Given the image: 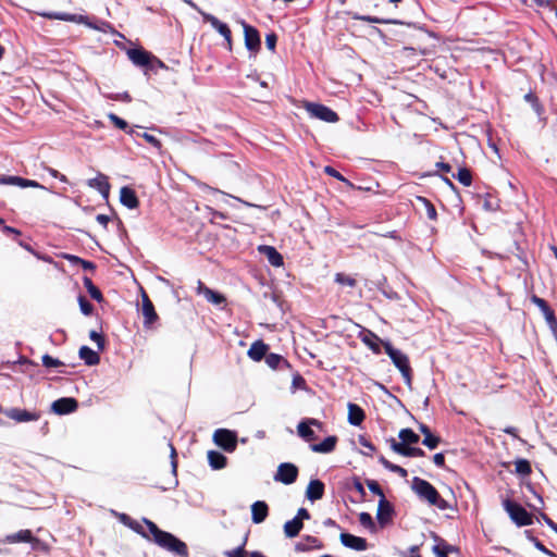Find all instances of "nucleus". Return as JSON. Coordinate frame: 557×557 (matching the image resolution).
Listing matches in <instances>:
<instances>
[{
  "label": "nucleus",
  "instance_id": "obj_24",
  "mask_svg": "<svg viewBox=\"0 0 557 557\" xmlns=\"http://www.w3.org/2000/svg\"><path fill=\"white\" fill-rule=\"evenodd\" d=\"M268 345H265L263 342L261 341H258V342H255L249 350H248V356L249 358H251L252 360L255 361H260L263 357H265L267 352H268Z\"/></svg>",
  "mask_w": 557,
  "mask_h": 557
},
{
  "label": "nucleus",
  "instance_id": "obj_50",
  "mask_svg": "<svg viewBox=\"0 0 557 557\" xmlns=\"http://www.w3.org/2000/svg\"><path fill=\"white\" fill-rule=\"evenodd\" d=\"M207 300H208V301H210V302H212V304L220 305V304H222L225 299H224V297H223L221 294H219V293H216V292H214V290H211V292L209 293V296H208Z\"/></svg>",
  "mask_w": 557,
  "mask_h": 557
},
{
  "label": "nucleus",
  "instance_id": "obj_51",
  "mask_svg": "<svg viewBox=\"0 0 557 557\" xmlns=\"http://www.w3.org/2000/svg\"><path fill=\"white\" fill-rule=\"evenodd\" d=\"M277 37L274 33L268 34L265 37V45L271 51L275 50Z\"/></svg>",
  "mask_w": 557,
  "mask_h": 557
},
{
  "label": "nucleus",
  "instance_id": "obj_22",
  "mask_svg": "<svg viewBox=\"0 0 557 557\" xmlns=\"http://www.w3.org/2000/svg\"><path fill=\"white\" fill-rule=\"evenodd\" d=\"M324 493V484L319 480H312L307 486L306 496L310 500L321 499Z\"/></svg>",
  "mask_w": 557,
  "mask_h": 557
},
{
  "label": "nucleus",
  "instance_id": "obj_10",
  "mask_svg": "<svg viewBox=\"0 0 557 557\" xmlns=\"http://www.w3.org/2000/svg\"><path fill=\"white\" fill-rule=\"evenodd\" d=\"M243 26L245 35V45L247 49L255 53L258 52L261 46V40L258 30L246 23H243Z\"/></svg>",
  "mask_w": 557,
  "mask_h": 557
},
{
  "label": "nucleus",
  "instance_id": "obj_48",
  "mask_svg": "<svg viewBox=\"0 0 557 557\" xmlns=\"http://www.w3.org/2000/svg\"><path fill=\"white\" fill-rule=\"evenodd\" d=\"M367 486H368V488H369L372 493H374V494L379 495V496L381 497V499H385V496H384V494H383V491H382V488L380 487V485H379V483H377V482H375V481H368Z\"/></svg>",
  "mask_w": 557,
  "mask_h": 557
},
{
  "label": "nucleus",
  "instance_id": "obj_13",
  "mask_svg": "<svg viewBox=\"0 0 557 557\" xmlns=\"http://www.w3.org/2000/svg\"><path fill=\"white\" fill-rule=\"evenodd\" d=\"M432 536L435 540V545L433 546L432 550L436 555V557H448L449 553L459 552V549L456 546L448 544L446 541L438 537L436 534H433Z\"/></svg>",
  "mask_w": 557,
  "mask_h": 557
},
{
  "label": "nucleus",
  "instance_id": "obj_52",
  "mask_svg": "<svg viewBox=\"0 0 557 557\" xmlns=\"http://www.w3.org/2000/svg\"><path fill=\"white\" fill-rule=\"evenodd\" d=\"M89 337H90L91 341L97 343L99 349H103L104 341H103L102 336L98 332L91 331L89 333Z\"/></svg>",
  "mask_w": 557,
  "mask_h": 557
},
{
  "label": "nucleus",
  "instance_id": "obj_17",
  "mask_svg": "<svg viewBox=\"0 0 557 557\" xmlns=\"http://www.w3.org/2000/svg\"><path fill=\"white\" fill-rule=\"evenodd\" d=\"M120 200L122 205H124L128 209H136L139 206V200L136 196L135 190L127 186L121 188Z\"/></svg>",
  "mask_w": 557,
  "mask_h": 557
},
{
  "label": "nucleus",
  "instance_id": "obj_63",
  "mask_svg": "<svg viewBox=\"0 0 557 557\" xmlns=\"http://www.w3.org/2000/svg\"><path fill=\"white\" fill-rule=\"evenodd\" d=\"M535 547H536L539 550H541V552H543V553H545V554H547V555H549V556H554V554H553L550 550H548V549H547V548H546V547H545V546H544L540 541H537V540H535Z\"/></svg>",
  "mask_w": 557,
  "mask_h": 557
},
{
  "label": "nucleus",
  "instance_id": "obj_37",
  "mask_svg": "<svg viewBox=\"0 0 557 557\" xmlns=\"http://www.w3.org/2000/svg\"><path fill=\"white\" fill-rule=\"evenodd\" d=\"M40 15L48 17V18H52V20L72 21V22H82L84 18L83 16L77 17L76 15H71V14H65V13H41Z\"/></svg>",
  "mask_w": 557,
  "mask_h": 557
},
{
  "label": "nucleus",
  "instance_id": "obj_18",
  "mask_svg": "<svg viewBox=\"0 0 557 557\" xmlns=\"http://www.w3.org/2000/svg\"><path fill=\"white\" fill-rule=\"evenodd\" d=\"M407 445L408 444L405 445L404 443H398V442L392 441L391 447L395 453L406 456V457H422V456H424V451L421 448L409 447Z\"/></svg>",
  "mask_w": 557,
  "mask_h": 557
},
{
  "label": "nucleus",
  "instance_id": "obj_6",
  "mask_svg": "<svg viewBox=\"0 0 557 557\" xmlns=\"http://www.w3.org/2000/svg\"><path fill=\"white\" fill-rule=\"evenodd\" d=\"M298 468L294 463L284 462L277 467L274 480L283 484H292L297 480Z\"/></svg>",
  "mask_w": 557,
  "mask_h": 557
},
{
  "label": "nucleus",
  "instance_id": "obj_41",
  "mask_svg": "<svg viewBox=\"0 0 557 557\" xmlns=\"http://www.w3.org/2000/svg\"><path fill=\"white\" fill-rule=\"evenodd\" d=\"M265 362L272 369L278 368L281 362H285L284 358L276 354L265 355Z\"/></svg>",
  "mask_w": 557,
  "mask_h": 557
},
{
  "label": "nucleus",
  "instance_id": "obj_40",
  "mask_svg": "<svg viewBox=\"0 0 557 557\" xmlns=\"http://www.w3.org/2000/svg\"><path fill=\"white\" fill-rule=\"evenodd\" d=\"M533 302L541 309L545 317V320H548L549 314L555 315L554 311L548 307L547 302L544 299L534 296Z\"/></svg>",
  "mask_w": 557,
  "mask_h": 557
},
{
  "label": "nucleus",
  "instance_id": "obj_47",
  "mask_svg": "<svg viewBox=\"0 0 557 557\" xmlns=\"http://www.w3.org/2000/svg\"><path fill=\"white\" fill-rule=\"evenodd\" d=\"M359 522L364 527V528H373L374 527V523H373V520H372V517L371 515L367 513V512H361L359 515Z\"/></svg>",
  "mask_w": 557,
  "mask_h": 557
},
{
  "label": "nucleus",
  "instance_id": "obj_12",
  "mask_svg": "<svg viewBox=\"0 0 557 557\" xmlns=\"http://www.w3.org/2000/svg\"><path fill=\"white\" fill-rule=\"evenodd\" d=\"M51 408L58 414H66L77 409V401L74 398L64 397L53 401Z\"/></svg>",
  "mask_w": 557,
  "mask_h": 557
},
{
  "label": "nucleus",
  "instance_id": "obj_21",
  "mask_svg": "<svg viewBox=\"0 0 557 557\" xmlns=\"http://www.w3.org/2000/svg\"><path fill=\"white\" fill-rule=\"evenodd\" d=\"M269 507L264 502L258 500L251 505V519L253 523H261L268 517Z\"/></svg>",
  "mask_w": 557,
  "mask_h": 557
},
{
  "label": "nucleus",
  "instance_id": "obj_19",
  "mask_svg": "<svg viewBox=\"0 0 557 557\" xmlns=\"http://www.w3.org/2000/svg\"><path fill=\"white\" fill-rule=\"evenodd\" d=\"M127 54L132 62L139 66L148 65L152 59V55L143 49H129Z\"/></svg>",
  "mask_w": 557,
  "mask_h": 557
},
{
  "label": "nucleus",
  "instance_id": "obj_11",
  "mask_svg": "<svg viewBox=\"0 0 557 557\" xmlns=\"http://www.w3.org/2000/svg\"><path fill=\"white\" fill-rule=\"evenodd\" d=\"M141 298V311L145 319L144 325L146 327H151V325L158 320V314L154 310L153 304L151 302V300L149 299L148 295L145 292H143Z\"/></svg>",
  "mask_w": 557,
  "mask_h": 557
},
{
  "label": "nucleus",
  "instance_id": "obj_53",
  "mask_svg": "<svg viewBox=\"0 0 557 557\" xmlns=\"http://www.w3.org/2000/svg\"><path fill=\"white\" fill-rule=\"evenodd\" d=\"M324 172L338 181L347 182L346 178L332 166H325Z\"/></svg>",
  "mask_w": 557,
  "mask_h": 557
},
{
  "label": "nucleus",
  "instance_id": "obj_32",
  "mask_svg": "<svg viewBox=\"0 0 557 557\" xmlns=\"http://www.w3.org/2000/svg\"><path fill=\"white\" fill-rule=\"evenodd\" d=\"M208 460L213 469H222L226 465V457L215 450H210L208 453Z\"/></svg>",
  "mask_w": 557,
  "mask_h": 557
},
{
  "label": "nucleus",
  "instance_id": "obj_3",
  "mask_svg": "<svg viewBox=\"0 0 557 557\" xmlns=\"http://www.w3.org/2000/svg\"><path fill=\"white\" fill-rule=\"evenodd\" d=\"M385 352L389 356L395 367L400 371L406 384L411 385L412 375L407 355L394 348L391 343H383Z\"/></svg>",
  "mask_w": 557,
  "mask_h": 557
},
{
  "label": "nucleus",
  "instance_id": "obj_2",
  "mask_svg": "<svg viewBox=\"0 0 557 557\" xmlns=\"http://www.w3.org/2000/svg\"><path fill=\"white\" fill-rule=\"evenodd\" d=\"M412 490L414 493L429 505L438 508L440 510H446L450 508V505L436 491V488L428 481L414 478L412 480Z\"/></svg>",
  "mask_w": 557,
  "mask_h": 557
},
{
  "label": "nucleus",
  "instance_id": "obj_36",
  "mask_svg": "<svg viewBox=\"0 0 557 557\" xmlns=\"http://www.w3.org/2000/svg\"><path fill=\"white\" fill-rule=\"evenodd\" d=\"M399 438L401 440V443L406 444H416L419 442V435H417L412 430L410 429H403L399 432Z\"/></svg>",
  "mask_w": 557,
  "mask_h": 557
},
{
  "label": "nucleus",
  "instance_id": "obj_44",
  "mask_svg": "<svg viewBox=\"0 0 557 557\" xmlns=\"http://www.w3.org/2000/svg\"><path fill=\"white\" fill-rule=\"evenodd\" d=\"M42 364L46 367V368H57V367H60L63 364L62 361H60L59 359H55L49 355H45L42 356Z\"/></svg>",
  "mask_w": 557,
  "mask_h": 557
},
{
  "label": "nucleus",
  "instance_id": "obj_35",
  "mask_svg": "<svg viewBox=\"0 0 557 557\" xmlns=\"http://www.w3.org/2000/svg\"><path fill=\"white\" fill-rule=\"evenodd\" d=\"M11 181H12L11 185H16V186H20L22 188H26V187L41 188L42 187L36 181L26 180V178H23V177H20V176H11Z\"/></svg>",
  "mask_w": 557,
  "mask_h": 557
},
{
  "label": "nucleus",
  "instance_id": "obj_15",
  "mask_svg": "<svg viewBox=\"0 0 557 557\" xmlns=\"http://www.w3.org/2000/svg\"><path fill=\"white\" fill-rule=\"evenodd\" d=\"M88 186L91 188H96L103 198H108L110 194V183L108 176L99 173L95 178L88 181Z\"/></svg>",
  "mask_w": 557,
  "mask_h": 557
},
{
  "label": "nucleus",
  "instance_id": "obj_31",
  "mask_svg": "<svg viewBox=\"0 0 557 557\" xmlns=\"http://www.w3.org/2000/svg\"><path fill=\"white\" fill-rule=\"evenodd\" d=\"M336 441L335 436H329L322 443L312 445L311 449L315 453H330L335 448Z\"/></svg>",
  "mask_w": 557,
  "mask_h": 557
},
{
  "label": "nucleus",
  "instance_id": "obj_64",
  "mask_svg": "<svg viewBox=\"0 0 557 557\" xmlns=\"http://www.w3.org/2000/svg\"><path fill=\"white\" fill-rule=\"evenodd\" d=\"M2 231L5 233V234H15V235H21V232L14 227H11V226H3Z\"/></svg>",
  "mask_w": 557,
  "mask_h": 557
},
{
  "label": "nucleus",
  "instance_id": "obj_29",
  "mask_svg": "<svg viewBox=\"0 0 557 557\" xmlns=\"http://www.w3.org/2000/svg\"><path fill=\"white\" fill-rule=\"evenodd\" d=\"M419 430L424 435V438L422 441L423 445H425L430 449L436 448L440 443V437L433 435L430 429L424 424H421L419 426Z\"/></svg>",
  "mask_w": 557,
  "mask_h": 557
},
{
  "label": "nucleus",
  "instance_id": "obj_4",
  "mask_svg": "<svg viewBox=\"0 0 557 557\" xmlns=\"http://www.w3.org/2000/svg\"><path fill=\"white\" fill-rule=\"evenodd\" d=\"M503 507L517 525L524 527L532 524V516L521 505L506 498L503 500Z\"/></svg>",
  "mask_w": 557,
  "mask_h": 557
},
{
  "label": "nucleus",
  "instance_id": "obj_42",
  "mask_svg": "<svg viewBox=\"0 0 557 557\" xmlns=\"http://www.w3.org/2000/svg\"><path fill=\"white\" fill-rule=\"evenodd\" d=\"M457 180L465 186H470L472 183V176L469 170L459 169Z\"/></svg>",
  "mask_w": 557,
  "mask_h": 557
},
{
  "label": "nucleus",
  "instance_id": "obj_30",
  "mask_svg": "<svg viewBox=\"0 0 557 557\" xmlns=\"http://www.w3.org/2000/svg\"><path fill=\"white\" fill-rule=\"evenodd\" d=\"M302 522L299 519H292L284 524V533L287 537H295L302 529Z\"/></svg>",
  "mask_w": 557,
  "mask_h": 557
},
{
  "label": "nucleus",
  "instance_id": "obj_59",
  "mask_svg": "<svg viewBox=\"0 0 557 557\" xmlns=\"http://www.w3.org/2000/svg\"><path fill=\"white\" fill-rule=\"evenodd\" d=\"M411 55H416V50L413 48H404L400 51L401 58H411Z\"/></svg>",
  "mask_w": 557,
  "mask_h": 557
},
{
  "label": "nucleus",
  "instance_id": "obj_61",
  "mask_svg": "<svg viewBox=\"0 0 557 557\" xmlns=\"http://www.w3.org/2000/svg\"><path fill=\"white\" fill-rule=\"evenodd\" d=\"M63 258L74 264H79V262L82 261V259L79 257L74 256V255H69V253L63 255Z\"/></svg>",
  "mask_w": 557,
  "mask_h": 557
},
{
  "label": "nucleus",
  "instance_id": "obj_27",
  "mask_svg": "<svg viewBox=\"0 0 557 557\" xmlns=\"http://www.w3.org/2000/svg\"><path fill=\"white\" fill-rule=\"evenodd\" d=\"M393 509L386 499H380L377 508V520L381 524H385L392 518Z\"/></svg>",
  "mask_w": 557,
  "mask_h": 557
},
{
  "label": "nucleus",
  "instance_id": "obj_46",
  "mask_svg": "<svg viewBox=\"0 0 557 557\" xmlns=\"http://www.w3.org/2000/svg\"><path fill=\"white\" fill-rule=\"evenodd\" d=\"M81 310L84 314L89 315L91 314L94 307L92 305L85 299V297L81 296L78 299Z\"/></svg>",
  "mask_w": 557,
  "mask_h": 557
},
{
  "label": "nucleus",
  "instance_id": "obj_58",
  "mask_svg": "<svg viewBox=\"0 0 557 557\" xmlns=\"http://www.w3.org/2000/svg\"><path fill=\"white\" fill-rule=\"evenodd\" d=\"M433 461L436 466L443 467L445 465V457L442 453L435 454L433 457Z\"/></svg>",
  "mask_w": 557,
  "mask_h": 557
},
{
  "label": "nucleus",
  "instance_id": "obj_55",
  "mask_svg": "<svg viewBox=\"0 0 557 557\" xmlns=\"http://www.w3.org/2000/svg\"><path fill=\"white\" fill-rule=\"evenodd\" d=\"M546 322L548 323L555 338L557 339V319H556V317L549 314L548 320H546Z\"/></svg>",
  "mask_w": 557,
  "mask_h": 557
},
{
  "label": "nucleus",
  "instance_id": "obj_43",
  "mask_svg": "<svg viewBox=\"0 0 557 557\" xmlns=\"http://www.w3.org/2000/svg\"><path fill=\"white\" fill-rule=\"evenodd\" d=\"M335 281L341 285H346L349 287H354L356 285V280L354 277L345 275L343 273H337L335 276Z\"/></svg>",
  "mask_w": 557,
  "mask_h": 557
},
{
  "label": "nucleus",
  "instance_id": "obj_39",
  "mask_svg": "<svg viewBox=\"0 0 557 557\" xmlns=\"http://www.w3.org/2000/svg\"><path fill=\"white\" fill-rule=\"evenodd\" d=\"M516 473L520 475H529L532 471L531 465L525 459H518L515 461Z\"/></svg>",
  "mask_w": 557,
  "mask_h": 557
},
{
  "label": "nucleus",
  "instance_id": "obj_23",
  "mask_svg": "<svg viewBox=\"0 0 557 557\" xmlns=\"http://www.w3.org/2000/svg\"><path fill=\"white\" fill-rule=\"evenodd\" d=\"M37 542L36 539L33 537L32 532L29 530H21L16 533L7 535L2 541L3 543L14 544L20 542Z\"/></svg>",
  "mask_w": 557,
  "mask_h": 557
},
{
  "label": "nucleus",
  "instance_id": "obj_38",
  "mask_svg": "<svg viewBox=\"0 0 557 557\" xmlns=\"http://www.w3.org/2000/svg\"><path fill=\"white\" fill-rule=\"evenodd\" d=\"M84 286L89 293L90 297L97 301L102 300L101 292L94 285L92 281L89 277H84Z\"/></svg>",
  "mask_w": 557,
  "mask_h": 557
},
{
  "label": "nucleus",
  "instance_id": "obj_33",
  "mask_svg": "<svg viewBox=\"0 0 557 557\" xmlns=\"http://www.w3.org/2000/svg\"><path fill=\"white\" fill-rule=\"evenodd\" d=\"M416 201L420 206V209H423L425 211L426 216L430 220H436V216H437L436 210H435V207L432 205V202L430 200H428L424 197L418 196L416 198Z\"/></svg>",
  "mask_w": 557,
  "mask_h": 557
},
{
  "label": "nucleus",
  "instance_id": "obj_20",
  "mask_svg": "<svg viewBox=\"0 0 557 557\" xmlns=\"http://www.w3.org/2000/svg\"><path fill=\"white\" fill-rule=\"evenodd\" d=\"M260 253L264 255L268 261L274 267L283 265V257L281 253L272 246L261 245L258 247Z\"/></svg>",
  "mask_w": 557,
  "mask_h": 557
},
{
  "label": "nucleus",
  "instance_id": "obj_8",
  "mask_svg": "<svg viewBox=\"0 0 557 557\" xmlns=\"http://www.w3.org/2000/svg\"><path fill=\"white\" fill-rule=\"evenodd\" d=\"M213 438L216 445L227 451H233L236 448V435L228 430H216L214 432Z\"/></svg>",
  "mask_w": 557,
  "mask_h": 557
},
{
  "label": "nucleus",
  "instance_id": "obj_16",
  "mask_svg": "<svg viewBox=\"0 0 557 557\" xmlns=\"http://www.w3.org/2000/svg\"><path fill=\"white\" fill-rule=\"evenodd\" d=\"M311 425L321 426V423L315 419H308L306 421H301L298 426V434L307 442H311L315 440V435L313 430L310 428Z\"/></svg>",
  "mask_w": 557,
  "mask_h": 557
},
{
  "label": "nucleus",
  "instance_id": "obj_62",
  "mask_svg": "<svg viewBox=\"0 0 557 557\" xmlns=\"http://www.w3.org/2000/svg\"><path fill=\"white\" fill-rule=\"evenodd\" d=\"M227 557H245L243 548H236L227 553Z\"/></svg>",
  "mask_w": 557,
  "mask_h": 557
},
{
  "label": "nucleus",
  "instance_id": "obj_54",
  "mask_svg": "<svg viewBox=\"0 0 557 557\" xmlns=\"http://www.w3.org/2000/svg\"><path fill=\"white\" fill-rule=\"evenodd\" d=\"M546 322L548 323L555 338L557 339V319H556V317L549 314L548 320H546Z\"/></svg>",
  "mask_w": 557,
  "mask_h": 557
},
{
  "label": "nucleus",
  "instance_id": "obj_14",
  "mask_svg": "<svg viewBox=\"0 0 557 557\" xmlns=\"http://www.w3.org/2000/svg\"><path fill=\"white\" fill-rule=\"evenodd\" d=\"M341 542L344 546L349 547L355 550H366L367 549V541L362 537L349 534L342 533Z\"/></svg>",
  "mask_w": 557,
  "mask_h": 557
},
{
  "label": "nucleus",
  "instance_id": "obj_56",
  "mask_svg": "<svg viewBox=\"0 0 557 557\" xmlns=\"http://www.w3.org/2000/svg\"><path fill=\"white\" fill-rule=\"evenodd\" d=\"M211 290H212V289H210L209 287H207L203 283L198 282L197 293H198L199 295H203L206 299L208 298L209 293H210Z\"/></svg>",
  "mask_w": 557,
  "mask_h": 557
},
{
  "label": "nucleus",
  "instance_id": "obj_57",
  "mask_svg": "<svg viewBox=\"0 0 557 557\" xmlns=\"http://www.w3.org/2000/svg\"><path fill=\"white\" fill-rule=\"evenodd\" d=\"M295 518L302 522L304 520L310 519V513L306 508H300Z\"/></svg>",
  "mask_w": 557,
  "mask_h": 557
},
{
  "label": "nucleus",
  "instance_id": "obj_5",
  "mask_svg": "<svg viewBox=\"0 0 557 557\" xmlns=\"http://www.w3.org/2000/svg\"><path fill=\"white\" fill-rule=\"evenodd\" d=\"M302 107L311 117L319 119L326 123H336L339 120L337 113L324 104L304 101Z\"/></svg>",
  "mask_w": 557,
  "mask_h": 557
},
{
  "label": "nucleus",
  "instance_id": "obj_60",
  "mask_svg": "<svg viewBox=\"0 0 557 557\" xmlns=\"http://www.w3.org/2000/svg\"><path fill=\"white\" fill-rule=\"evenodd\" d=\"M96 220H97V222H98L99 224H101V225H102V226H104V227L108 225V223H109V221H110L109 216H108V215H104V214H98V215H97V218H96Z\"/></svg>",
  "mask_w": 557,
  "mask_h": 557
},
{
  "label": "nucleus",
  "instance_id": "obj_28",
  "mask_svg": "<svg viewBox=\"0 0 557 557\" xmlns=\"http://www.w3.org/2000/svg\"><path fill=\"white\" fill-rule=\"evenodd\" d=\"M79 357L85 361L88 366H95L98 364L100 361L99 355L89 348L88 346H82L79 348Z\"/></svg>",
  "mask_w": 557,
  "mask_h": 557
},
{
  "label": "nucleus",
  "instance_id": "obj_25",
  "mask_svg": "<svg viewBox=\"0 0 557 557\" xmlns=\"http://www.w3.org/2000/svg\"><path fill=\"white\" fill-rule=\"evenodd\" d=\"M295 548L298 552H307L311 549H320L322 548V544L317 537L306 536L296 544Z\"/></svg>",
  "mask_w": 557,
  "mask_h": 557
},
{
  "label": "nucleus",
  "instance_id": "obj_26",
  "mask_svg": "<svg viewBox=\"0 0 557 557\" xmlns=\"http://www.w3.org/2000/svg\"><path fill=\"white\" fill-rule=\"evenodd\" d=\"M364 420V412L363 410L356 404H348V421L352 425H360L361 422Z\"/></svg>",
  "mask_w": 557,
  "mask_h": 557
},
{
  "label": "nucleus",
  "instance_id": "obj_45",
  "mask_svg": "<svg viewBox=\"0 0 557 557\" xmlns=\"http://www.w3.org/2000/svg\"><path fill=\"white\" fill-rule=\"evenodd\" d=\"M109 120L114 124L115 127L120 129H126L127 128V122L123 119L119 117L114 113H110L108 115Z\"/></svg>",
  "mask_w": 557,
  "mask_h": 557
},
{
  "label": "nucleus",
  "instance_id": "obj_9",
  "mask_svg": "<svg viewBox=\"0 0 557 557\" xmlns=\"http://www.w3.org/2000/svg\"><path fill=\"white\" fill-rule=\"evenodd\" d=\"M201 15H202L205 22L210 23L211 26L225 38L228 47L231 48L232 34H231L230 27L225 23H222L215 16H213L209 13L201 12Z\"/></svg>",
  "mask_w": 557,
  "mask_h": 557
},
{
  "label": "nucleus",
  "instance_id": "obj_7",
  "mask_svg": "<svg viewBox=\"0 0 557 557\" xmlns=\"http://www.w3.org/2000/svg\"><path fill=\"white\" fill-rule=\"evenodd\" d=\"M0 412L5 414L8 418L16 421V422H29L37 421L39 419V414L37 412L27 411L25 409L20 408H2L0 407Z\"/></svg>",
  "mask_w": 557,
  "mask_h": 557
},
{
  "label": "nucleus",
  "instance_id": "obj_34",
  "mask_svg": "<svg viewBox=\"0 0 557 557\" xmlns=\"http://www.w3.org/2000/svg\"><path fill=\"white\" fill-rule=\"evenodd\" d=\"M380 462L383 465L384 468L388 469L389 471L399 474L401 478H407L408 472L406 469L389 462L385 457L381 456Z\"/></svg>",
  "mask_w": 557,
  "mask_h": 557
},
{
  "label": "nucleus",
  "instance_id": "obj_49",
  "mask_svg": "<svg viewBox=\"0 0 557 557\" xmlns=\"http://www.w3.org/2000/svg\"><path fill=\"white\" fill-rule=\"evenodd\" d=\"M141 137L147 141L149 143L150 145H152L154 148L157 149H161L162 145H161V141L154 137L153 135H150L148 133H144L141 134Z\"/></svg>",
  "mask_w": 557,
  "mask_h": 557
},
{
  "label": "nucleus",
  "instance_id": "obj_1",
  "mask_svg": "<svg viewBox=\"0 0 557 557\" xmlns=\"http://www.w3.org/2000/svg\"><path fill=\"white\" fill-rule=\"evenodd\" d=\"M144 523L147 531H145L143 524L137 521H129L128 525L134 531L141 534L147 540L154 542L160 547L181 557H188V548L184 542L173 534L159 529L157 524L150 520L145 519Z\"/></svg>",
  "mask_w": 557,
  "mask_h": 557
}]
</instances>
